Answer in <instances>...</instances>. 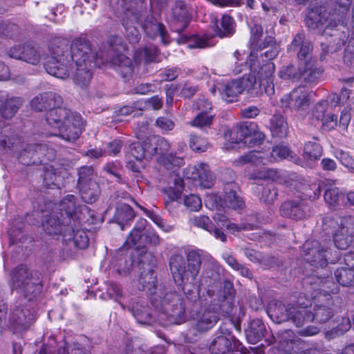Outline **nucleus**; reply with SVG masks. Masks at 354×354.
Here are the masks:
<instances>
[{
  "label": "nucleus",
  "mask_w": 354,
  "mask_h": 354,
  "mask_svg": "<svg viewBox=\"0 0 354 354\" xmlns=\"http://www.w3.org/2000/svg\"><path fill=\"white\" fill-rule=\"evenodd\" d=\"M147 221L139 218L134 227V252L138 253V266L143 268L140 277L142 288H150L154 283V277L150 262L153 257L146 250L147 245H156L159 243V236L151 227L147 226Z\"/></svg>",
  "instance_id": "nucleus-1"
},
{
  "label": "nucleus",
  "mask_w": 354,
  "mask_h": 354,
  "mask_svg": "<svg viewBox=\"0 0 354 354\" xmlns=\"http://www.w3.org/2000/svg\"><path fill=\"white\" fill-rule=\"evenodd\" d=\"M48 49L50 55L44 64L46 72L57 78L68 77L73 68L71 43L64 39H53Z\"/></svg>",
  "instance_id": "nucleus-2"
},
{
  "label": "nucleus",
  "mask_w": 354,
  "mask_h": 354,
  "mask_svg": "<svg viewBox=\"0 0 354 354\" xmlns=\"http://www.w3.org/2000/svg\"><path fill=\"white\" fill-rule=\"evenodd\" d=\"M277 47H272L263 53L259 54L256 51H251L248 58L247 64L249 65L250 72L254 73L263 86L266 94H274L273 73L275 70L274 64L271 62L278 55Z\"/></svg>",
  "instance_id": "nucleus-3"
},
{
  "label": "nucleus",
  "mask_w": 354,
  "mask_h": 354,
  "mask_svg": "<svg viewBox=\"0 0 354 354\" xmlns=\"http://www.w3.org/2000/svg\"><path fill=\"white\" fill-rule=\"evenodd\" d=\"M12 290H19L28 301L38 297L44 287V277L38 270L30 269L26 264L16 266L11 272Z\"/></svg>",
  "instance_id": "nucleus-4"
},
{
  "label": "nucleus",
  "mask_w": 354,
  "mask_h": 354,
  "mask_svg": "<svg viewBox=\"0 0 354 354\" xmlns=\"http://www.w3.org/2000/svg\"><path fill=\"white\" fill-rule=\"evenodd\" d=\"M322 230L326 234L333 235V249L346 250L354 245V216H345L336 219L325 216L322 219Z\"/></svg>",
  "instance_id": "nucleus-5"
},
{
  "label": "nucleus",
  "mask_w": 354,
  "mask_h": 354,
  "mask_svg": "<svg viewBox=\"0 0 354 354\" xmlns=\"http://www.w3.org/2000/svg\"><path fill=\"white\" fill-rule=\"evenodd\" d=\"M332 246L330 241L308 240L302 245V252L305 259L310 264L317 268H323L328 263H334L339 258V252L332 248Z\"/></svg>",
  "instance_id": "nucleus-6"
},
{
  "label": "nucleus",
  "mask_w": 354,
  "mask_h": 354,
  "mask_svg": "<svg viewBox=\"0 0 354 354\" xmlns=\"http://www.w3.org/2000/svg\"><path fill=\"white\" fill-rule=\"evenodd\" d=\"M169 264L175 282L183 285L189 277L194 280L198 275L201 264V254L196 251L189 252L187 254V266L181 255H173Z\"/></svg>",
  "instance_id": "nucleus-7"
},
{
  "label": "nucleus",
  "mask_w": 354,
  "mask_h": 354,
  "mask_svg": "<svg viewBox=\"0 0 354 354\" xmlns=\"http://www.w3.org/2000/svg\"><path fill=\"white\" fill-rule=\"evenodd\" d=\"M257 125L252 122H245L241 125L227 129L224 133V138L229 144H225L226 149H233L232 144L243 142L251 147L259 145L263 138V136L256 131Z\"/></svg>",
  "instance_id": "nucleus-8"
},
{
  "label": "nucleus",
  "mask_w": 354,
  "mask_h": 354,
  "mask_svg": "<svg viewBox=\"0 0 354 354\" xmlns=\"http://www.w3.org/2000/svg\"><path fill=\"white\" fill-rule=\"evenodd\" d=\"M138 141H134V158L141 160L147 155L155 153L165 155L170 149V144L164 138L155 136L139 134L136 136Z\"/></svg>",
  "instance_id": "nucleus-9"
},
{
  "label": "nucleus",
  "mask_w": 354,
  "mask_h": 354,
  "mask_svg": "<svg viewBox=\"0 0 354 354\" xmlns=\"http://www.w3.org/2000/svg\"><path fill=\"white\" fill-rule=\"evenodd\" d=\"M304 310L301 306H286L279 301L273 300L268 304L267 313L275 323L280 324L291 321L297 327H300L304 324V318L302 317Z\"/></svg>",
  "instance_id": "nucleus-10"
},
{
  "label": "nucleus",
  "mask_w": 354,
  "mask_h": 354,
  "mask_svg": "<svg viewBox=\"0 0 354 354\" xmlns=\"http://www.w3.org/2000/svg\"><path fill=\"white\" fill-rule=\"evenodd\" d=\"M54 150L46 144H28L23 148L18 156V161L25 165H39L53 157Z\"/></svg>",
  "instance_id": "nucleus-11"
},
{
  "label": "nucleus",
  "mask_w": 354,
  "mask_h": 354,
  "mask_svg": "<svg viewBox=\"0 0 354 354\" xmlns=\"http://www.w3.org/2000/svg\"><path fill=\"white\" fill-rule=\"evenodd\" d=\"M73 66L74 64H88L96 66L97 52L86 35L75 38L71 44Z\"/></svg>",
  "instance_id": "nucleus-12"
},
{
  "label": "nucleus",
  "mask_w": 354,
  "mask_h": 354,
  "mask_svg": "<svg viewBox=\"0 0 354 354\" xmlns=\"http://www.w3.org/2000/svg\"><path fill=\"white\" fill-rule=\"evenodd\" d=\"M283 106L295 111L302 116L310 104L309 92L304 86H299L281 98Z\"/></svg>",
  "instance_id": "nucleus-13"
},
{
  "label": "nucleus",
  "mask_w": 354,
  "mask_h": 354,
  "mask_svg": "<svg viewBox=\"0 0 354 354\" xmlns=\"http://www.w3.org/2000/svg\"><path fill=\"white\" fill-rule=\"evenodd\" d=\"M301 309L304 310L302 315L304 318V324L309 322L325 323L332 318L335 313L332 298H328L326 304H315L310 309L301 306Z\"/></svg>",
  "instance_id": "nucleus-14"
},
{
  "label": "nucleus",
  "mask_w": 354,
  "mask_h": 354,
  "mask_svg": "<svg viewBox=\"0 0 354 354\" xmlns=\"http://www.w3.org/2000/svg\"><path fill=\"white\" fill-rule=\"evenodd\" d=\"M151 303L155 307L162 308L165 313L173 317H181L185 313L183 299L176 292H167L160 300L154 297L151 299Z\"/></svg>",
  "instance_id": "nucleus-15"
},
{
  "label": "nucleus",
  "mask_w": 354,
  "mask_h": 354,
  "mask_svg": "<svg viewBox=\"0 0 354 354\" xmlns=\"http://www.w3.org/2000/svg\"><path fill=\"white\" fill-rule=\"evenodd\" d=\"M84 127V121L80 114L73 112L58 130L59 136L67 142H75L80 136Z\"/></svg>",
  "instance_id": "nucleus-16"
},
{
  "label": "nucleus",
  "mask_w": 354,
  "mask_h": 354,
  "mask_svg": "<svg viewBox=\"0 0 354 354\" xmlns=\"http://www.w3.org/2000/svg\"><path fill=\"white\" fill-rule=\"evenodd\" d=\"M34 312L25 308L16 302L9 315L10 326L16 330L23 331L27 330L35 321Z\"/></svg>",
  "instance_id": "nucleus-17"
},
{
  "label": "nucleus",
  "mask_w": 354,
  "mask_h": 354,
  "mask_svg": "<svg viewBox=\"0 0 354 354\" xmlns=\"http://www.w3.org/2000/svg\"><path fill=\"white\" fill-rule=\"evenodd\" d=\"M279 210L282 216L293 220H301L310 213L309 205L301 199L288 200L281 205Z\"/></svg>",
  "instance_id": "nucleus-18"
},
{
  "label": "nucleus",
  "mask_w": 354,
  "mask_h": 354,
  "mask_svg": "<svg viewBox=\"0 0 354 354\" xmlns=\"http://www.w3.org/2000/svg\"><path fill=\"white\" fill-rule=\"evenodd\" d=\"M71 219L56 212L46 215L42 221V227L45 232L49 236H62L66 234V228L71 226Z\"/></svg>",
  "instance_id": "nucleus-19"
},
{
  "label": "nucleus",
  "mask_w": 354,
  "mask_h": 354,
  "mask_svg": "<svg viewBox=\"0 0 354 354\" xmlns=\"http://www.w3.org/2000/svg\"><path fill=\"white\" fill-rule=\"evenodd\" d=\"M290 49L297 51L299 65H303L305 63L307 64L317 61L313 56L311 42L306 39L305 35L302 32H299L295 35L291 43Z\"/></svg>",
  "instance_id": "nucleus-20"
},
{
  "label": "nucleus",
  "mask_w": 354,
  "mask_h": 354,
  "mask_svg": "<svg viewBox=\"0 0 354 354\" xmlns=\"http://www.w3.org/2000/svg\"><path fill=\"white\" fill-rule=\"evenodd\" d=\"M185 176L189 179L198 180L201 187L210 188L214 185V178L205 163L189 166L185 171Z\"/></svg>",
  "instance_id": "nucleus-21"
},
{
  "label": "nucleus",
  "mask_w": 354,
  "mask_h": 354,
  "mask_svg": "<svg viewBox=\"0 0 354 354\" xmlns=\"http://www.w3.org/2000/svg\"><path fill=\"white\" fill-rule=\"evenodd\" d=\"M8 55L33 65L37 64L41 58L39 52L30 44L15 45L9 50Z\"/></svg>",
  "instance_id": "nucleus-22"
},
{
  "label": "nucleus",
  "mask_w": 354,
  "mask_h": 354,
  "mask_svg": "<svg viewBox=\"0 0 354 354\" xmlns=\"http://www.w3.org/2000/svg\"><path fill=\"white\" fill-rule=\"evenodd\" d=\"M171 26L175 32L183 31L189 23V16L184 2L176 1L169 16Z\"/></svg>",
  "instance_id": "nucleus-23"
},
{
  "label": "nucleus",
  "mask_w": 354,
  "mask_h": 354,
  "mask_svg": "<svg viewBox=\"0 0 354 354\" xmlns=\"http://www.w3.org/2000/svg\"><path fill=\"white\" fill-rule=\"evenodd\" d=\"M63 100L61 95L52 92H44L38 94L30 101V106L36 111L46 112L54 106L62 105Z\"/></svg>",
  "instance_id": "nucleus-24"
},
{
  "label": "nucleus",
  "mask_w": 354,
  "mask_h": 354,
  "mask_svg": "<svg viewBox=\"0 0 354 354\" xmlns=\"http://www.w3.org/2000/svg\"><path fill=\"white\" fill-rule=\"evenodd\" d=\"M211 201H212V206L215 205L216 207H229L234 209L242 208L244 205L242 198L238 196L236 192L232 190L230 192L226 190L223 198L216 194L207 196L205 201L206 205H207Z\"/></svg>",
  "instance_id": "nucleus-25"
},
{
  "label": "nucleus",
  "mask_w": 354,
  "mask_h": 354,
  "mask_svg": "<svg viewBox=\"0 0 354 354\" xmlns=\"http://www.w3.org/2000/svg\"><path fill=\"white\" fill-rule=\"evenodd\" d=\"M111 8L126 30L133 27V0H109Z\"/></svg>",
  "instance_id": "nucleus-26"
},
{
  "label": "nucleus",
  "mask_w": 354,
  "mask_h": 354,
  "mask_svg": "<svg viewBox=\"0 0 354 354\" xmlns=\"http://www.w3.org/2000/svg\"><path fill=\"white\" fill-rule=\"evenodd\" d=\"M117 258L127 257L124 265L120 264L118 272L120 275L128 276L133 270V230L130 231L123 245L116 250Z\"/></svg>",
  "instance_id": "nucleus-27"
},
{
  "label": "nucleus",
  "mask_w": 354,
  "mask_h": 354,
  "mask_svg": "<svg viewBox=\"0 0 354 354\" xmlns=\"http://www.w3.org/2000/svg\"><path fill=\"white\" fill-rule=\"evenodd\" d=\"M250 26L251 51L254 50L260 54L263 48L272 46L274 43V37L266 36L263 39H261L264 34L263 27L258 23V20L254 21L253 24L251 23Z\"/></svg>",
  "instance_id": "nucleus-28"
},
{
  "label": "nucleus",
  "mask_w": 354,
  "mask_h": 354,
  "mask_svg": "<svg viewBox=\"0 0 354 354\" xmlns=\"http://www.w3.org/2000/svg\"><path fill=\"white\" fill-rule=\"evenodd\" d=\"M216 91H218L221 98L227 102H234L237 96L242 93L241 88L236 80L226 83L217 82L214 84L210 91L212 95H215Z\"/></svg>",
  "instance_id": "nucleus-29"
},
{
  "label": "nucleus",
  "mask_w": 354,
  "mask_h": 354,
  "mask_svg": "<svg viewBox=\"0 0 354 354\" xmlns=\"http://www.w3.org/2000/svg\"><path fill=\"white\" fill-rule=\"evenodd\" d=\"M142 28L147 36L154 39L160 37L163 44L169 43L167 32L165 26L152 15L148 16L142 24Z\"/></svg>",
  "instance_id": "nucleus-30"
},
{
  "label": "nucleus",
  "mask_w": 354,
  "mask_h": 354,
  "mask_svg": "<svg viewBox=\"0 0 354 354\" xmlns=\"http://www.w3.org/2000/svg\"><path fill=\"white\" fill-rule=\"evenodd\" d=\"M239 342L230 333L218 335L212 342L209 350L213 354H224L233 349H239Z\"/></svg>",
  "instance_id": "nucleus-31"
},
{
  "label": "nucleus",
  "mask_w": 354,
  "mask_h": 354,
  "mask_svg": "<svg viewBox=\"0 0 354 354\" xmlns=\"http://www.w3.org/2000/svg\"><path fill=\"white\" fill-rule=\"evenodd\" d=\"M42 165L44 166L41 177L43 179L44 186L48 189L60 188L63 178L61 176L59 168H55L53 165L46 162Z\"/></svg>",
  "instance_id": "nucleus-32"
},
{
  "label": "nucleus",
  "mask_w": 354,
  "mask_h": 354,
  "mask_svg": "<svg viewBox=\"0 0 354 354\" xmlns=\"http://www.w3.org/2000/svg\"><path fill=\"white\" fill-rule=\"evenodd\" d=\"M21 105L19 97H8L3 92H0V114L6 119H11Z\"/></svg>",
  "instance_id": "nucleus-33"
},
{
  "label": "nucleus",
  "mask_w": 354,
  "mask_h": 354,
  "mask_svg": "<svg viewBox=\"0 0 354 354\" xmlns=\"http://www.w3.org/2000/svg\"><path fill=\"white\" fill-rule=\"evenodd\" d=\"M66 234H64V241H70L74 248L79 250H85L89 245V239L87 233L83 230H75L73 226L66 228Z\"/></svg>",
  "instance_id": "nucleus-34"
},
{
  "label": "nucleus",
  "mask_w": 354,
  "mask_h": 354,
  "mask_svg": "<svg viewBox=\"0 0 354 354\" xmlns=\"http://www.w3.org/2000/svg\"><path fill=\"white\" fill-rule=\"evenodd\" d=\"M73 113L70 109L58 105L48 110L46 113L45 118L49 125L59 130L60 126Z\"/></svg>",
  "instance_id": "nucleus-35"
},
{
  "label": "nucleus",
  "mask_w": 354,
  "mask_h": 354,
  "mask_svg": "<svg viewBox=\"0 0 354 354\" xmlns=\"http://www.w3.org/2000/svg\"><path fill=\"white\" fill-rule=\"evenodd\" d=\"M338 105V95L333 93L328 95L326 100L321 101L315 105L313 113V117L321 122L330 110Z\"/></svg>",
  "instance_id": "nucleus-36"
},
{
  "label": "nucleus",
  "mask_w": 354,
  "mask_h": 354,
  "mask_svg": "<svg viewBox=\"0 0 354 354\" xmlns=\"http://www.w3.org/2000/svg\"><path fill=\"white\" fill-rule=\"evenodd\" d=\"M21 143V138L8 127H0V147L3 149L13 151Z\"/></svg>",
  "instance_id": "nucleus-37"
},
{
  "label": "nucleus",
  "mask_w": 354,
  "mask_h": 354,
  "mask_svg": "<svg viewBox=\"0 0 354 354\" xmlns=\"http://www.w3.org/2000/svg\"><path fill=\"white\" fill-rule=\"evenodd\" d=\"M316 62L299 65V79L303 80L305 82L309 84H314L317 83L319 80L322 71L315 66Z\"/></svg>",
  "instance_id": "nucleus-38"
},
{
  "label": "nucleus",
  "mask_w": 354,
  "mask_h": 354,
  "mask_svg": "<svg viewBox=\"0 0 354 354\" xmlns=\"http://www.w3.org/2000/svg\"><path fill=\"white\" fill-rule=\"evenodd\" d=\"M133 219V208L128 204L122 203L116 207L112 221L118 224L122 230L131 225Z\"/></svg>",
  "instance_id": "nucleus-39"
},
{
  "label": "nucleus",
  "mask_w": 354,
  "mask_h": 354,
  "mask_svg": "<svg viewBox=\"0 0 354 354\" xmlns=\"http://www.w3.org/2000/svg\"><path fill=\"white\" fill-rule=\"evenodd\" d=\"M76 66L75 72L73 75V81L75 84L82 88H86L91 82L93 77L91 69L93 66L88 64H75Z\"/></svg>",
  "instance_id": "nucleus-40"
},
{
  "label": "nucleus",
  "mask_w": 354,
  "mask_h": 354,
  "mask_svg": "<svg viewBox=\"0 0 354 354\" xmlns=\"http://www.w3.org/2000/svg\"><path fill=\"white\" fill-rule=\"evenodd\" d=\"M79 194L82 201L86 203L92 204L99 198L100 189L97 182H91L90 184H85L76 186Z\"/></svg>",
  "instance_id": "nucleus-41"
},
{
  "label": "nucleus",
  "mask_w": 354,
  "mask_h": 354,
  "mask_svg": "<svg viewBox=\"0 0 354 354\" xmlns=\"http://www.w3.org/2000/svg\"><path fill=\"white\" fill-rule=\"evenodd\" d=\"M265 331L266 326L263 322L260 319H254L245 330V335L250 343L256 344L263 338Z\"/></svg>",
  "instance_id": "nucleus-42"
},
{
  "label": "nucleus",
  "mask_w": 354,
  "mask_h": 354,
  "mask_svg": "<svg viewBox=\"0 0 354 354\" xmlns=\"http://www.w3.org/2000/svg\"><path fill=\"white\" fill-rule=\"evenodd\" d=\"M113 62L118 65V73L124 82L133 77V63L131 59L122 53H118Z\"/></svg>",
  "instance_id": "nucleus-43"
},
{
  "label": "nucleus",
  "mask_w": 354,
  "mask_h": 354,
  "mask_svg": "<svg viewBox=\"0 0 354 354\" xmlns=\"http://www.w3.org/2000/svg\"><path fill=\"white\" fill-rule=\"evenodd\" d=\"M76 197L74 195L66 196L59 203V212L57 214H62L64 217H68L71 219V224L74 223L73 216L75 215L77 207L75 205Z\"/></svg>",
  "instance_id": "nucleus-44"
},
{
  "label": "nucleus",
  "mask_w": 354,
  "mask_h": 354,
  "mask_svg": "<svg viewBox=\"0 0 354 354\" xmlns=\"http://www.w3.org/2000/svg\"><path fill=\"white\" fill-rule=\"evenodd\" d=\"M270 129L274 136L286 137L288 133V125L286 119L281 115H274L270 121Z\"/></svg>",
  "instance_id": "nucleus-45"
},
{
  "label": "nucleus",
  "mask_w": 354,
  "mask_h": 354,
  "mask_svg": "<svg viewBox=\"0 0 354 354\" xmlns=\"http://www.w3.org/2000/svg\"><path fill=\"white\" fill-rule=\"evenodd\" d=\"M77 185L90 184L91 182H97V171L93 166L84 165L77 169Z\"/></svg>",
  "instance_id": "nucleus-46"
},
{
  "label": "nucleus",
  "mask_w": 354,
  "mask_h": 354,
  "mask_svg": "<svg viewBox=\"0 0 354 354\" xmlns=\"http://www.w3.org/2000/svg\"><path fill=\"white\" fill-rule=\"evenodd\" d=\"M183 190V180L180 177L174 179V186L164 189V201H179Z\"/></svg>",
  "instance_id": "nucleus-47"
},
{
  "label": "nucleus",
  "mask_w": 354,
  "mask_h": 354,
  "mask_svg": "<svg viewBox=\"0 0 354 354\" xmlns=\"http://www.w3.org/2000/svg\"><path fill=\"white\" fill-rule=\"evenodd\" d=\"M218 320L215 312L206 310L198 317L196 324V328L199 331H205L212 328Z\"/></svg>",
  "instance_id": "nucleus-48"
},
{
  "label": "nucleus",
  "mask_w": 354,
  "mask_h": 354,
  "mask_svg": "<svg viewBox=\"0 0 354 354\" xmlns=\"http://www.w3.org/2000/svg\"><path fill=\"white\" fill-rule=\"evenodd\" d=\"M249 162L257 166L260 164L266 165V162L264 161V155L259 151H250L236 159L233 162V165L234 167H241Z\"/></svg>",
  "instance_id": "nucleus-49"
},
{
  "label": "nucleus",
  "mask_w": 354,
  "mask_h": 354,
  "mask_svg": "<svg viewBox=\"0 0 354 354\" xmlns=\"http://www.w3.org/2000/svg\"><path fill=\"white\" fill-rule=\"evenodd\" d=\"M214 221L216 222L217 225L222 227H225L227 230H229L232 232H239L242 230H252V225L250 224H241L240 225L231 223L228 221L227 217L221 214H216L214 216Z\"/></svg>",
  "instance_id": "nucleus-50"
},
{
  "label": "nucleus",
  "mask_w": 354,
  "mask_h": 354,
  "mask_svg": "<svg viewBox=\"0 0 354 354\" xmlns=\"http://www.w3.org/2000/svg\"><path fill=\"white\" fill-rule=\"evenodd\" d=\"M335 276L337 281L342 286H354V270L347 267H342L336 270Z\"/></svg>",
  "instance_id": "nucleus-51"
},
{
  "label": "nucleus",
  "mask_w": 354,
  "mask_h": 354,
  "mask_svg": "<svg viewBox=\"0 0 354 354\" xmlns=\"http://www.w3.org/2000/svg\"><path fill=\"white\" fill-rule=\"evenodd\" d=\"M222 257L229 266H230L233 270L238 271L242 276L248 279H251L252 277V274L250 270L245 266L239 263L230 252H223Z\"/></svg>",
  "instance_id": "nucleus-52"
},
{
  "label": "nucleus",
  "mask_w": 354,
  "mask_h": 354,
  "mask_svg": "<svg viewBox=\"0 0 354 354\" xmlns=\"http://www.w3.org/2000/svg\"><path fill=\"white\" fill-rule=\"evenodd\" d=\"M215 32L221 38L231 36L234 33L233 19L229 15H223L221 21V27L217 26Z\"/></svg>",
  "instance_id": "nucleus-53"
},
{
  "label": "nucleus",
  "mask_w": 354,
  "mask_h": 354,
  "mask_svg": "<svg viewBox=\"0 0 354 354\" xmlns=\"http://www.w3.org/2000/svg\"><path fill=\"white\" fill-rule=\"evenodd\" d=\"M236 80L241 88L242 93L245 91L250 92V91L256 90L263 86L259 85L257 77L252 73Z\"/></svg>",
  "instance_id": "nucleus-54"
},
{
  "label": "nucleus",
  "mask_w": 354,
  "mask_h": 354,
  "mask_svg": "<svg viewBox=\"0 0 354 354\" xmlns=\"http://www.w3.org/2000/svg\"><path fill=\"white\" fill-rule=\"evenodd\" d=\"M322 147L316 142H308L304 147V156L310 160H315L321 157Z\"/></svg>",
  "instance_id": "nucleus-55"
},
{
  "label": "nucleus",
  "mask_w": 354,
  "mask_h": 354,
  "mask_svg": "<svg viewBox=\"0 0 354 354\" xmlns=\"http://www.w3.org/2000/svg\"><path fill=\"white\" fill-rule=\"evenodd\" d=\"M158 50L155 46L145 48L144 49L137 51L134 55V63L141 62L145 61L146 62L156 61Z\"/></svg>",
  "instance_id": "nucleus-56"
},
{
  "label": "nucleus",
  "mask_w": 354,
  "mask_h": 354,
  "mask_svg": "<svg viewBox=\"0 0 354 354\" xmlns=\"http://www.w3.org/2000/svg\"><path fill=\"white\" fill-rule=\"evenodd\" d=\"M279 177L278 171L275 169L263 168L257 171L248 174V178L253 180H276Z\"/></svg>",
  "instance_id": "nucleus-57"
},
{
  "label": "nucleus",
  "mask_w": 354,
  "mask_h": 354,
  "mask_svg": "<svg viewBox=\"0 0 354 354\" xmlns=\"http://www.w3.org/2000/svg\"><path fill=\"white\" fill-rule=\"evenodd\" d=\"M134 205L139 208L140 210L143 211L145 214L151 218L160 229L165 232H169L172 229V227L166 223V222L158 215L155 214L152 212L148 210L145 207L141 206L138 203L134 201Z\"/></svg>",
  "instance_id": "nucleus-58"
},
{
  "label": "nucleus",
  "mask_w": 354,
  "mask_h": 354,
  "mask_svg": "<svg viewBox=\"0 0 354 354\" xmlns=\"http://www.w3.org/2000/svg\"><path fill=\"white\" fill-rule=\"evenodd\" d=\"M214 115L209 113H199L190 122V125L199 129H204L210 127Z\"/></svg>",
  "instance_id": "nucleus-59"
},
{
  "label": "nucleus",
  "mask_w": 354,
  "mask_h": 354,
  "mask_svg": "<svg viewBox=\"0 0 354 354\" xmlns=\"http://www.w3.org/2000/svg\"><path fill=\"white\" fill-rule=\"evenodd\" d=\"M278 190L276 185L272 183H268L263 187L261 201L267 204L272 203L277 198Z\"/></svg>",
  "instance_id": "nucleus-60"
},
{
  "label": "nucleus",
  "mask_w": 354,
  "mask_h": 354,
  "mask_svg": "<svg viewBox=\"0 0 354 354\" xmlns=\"http://www.w3.org/2000/svg\"><path fill=\"white\" fill-rule=\"evenodd\" d=\"M290 151L287 147L276 146L273 148L270 158H266L264 156V161L266 165L268 162L285 159L290 156Z\"/></svg>",
  "instance_id": "nucleus-61"
},
{
  "label": "nucleus",
  "mask_w": 354,
  "mask_h": 354,
  "mask_svg": "<svg viewBox=\"0 0 354 354\" xmlns=\"http://www.w3.org/2000/svg\"><path fill=\"white\" fill-rule=\"evenodd\" d=\"M1 32L6 38L16 39L21 34V28L17 24L7 21L1 25Z\"/></svg>",
  "instance_id": "nucleus-62"
},
{
  "label": "nucleus",
  "mask_w": 354,
  "mask_h": 354,
  "mask_svg": "<svg viewBox=\"0 0 354 354\" xmlns=\"http://www.w3.org/2000/svg\"><path fill=\"white\" fill-rule=\"evenodd\" d=\"M140 105V106L139 104H137L136 106H134V109L136 108L140 111H143L144 109L159 110L162 108L163 102L161 98L156 95L142 102Z\"/></svg>",
  "instance_id": "nucleus-63"
},
{
  "label": "nucleus",
  "mask_w": 354,
  "mask_h": 354,
  "mask_svg": "<svg viewBox=\"0 0 354 354\" xmlns=\"http://www.w3.org/2000/svg\"><path fill=\"white\" fill-rule=\"evenodd\" d=\"M189 147L196 152H203L207 149L208 142L206 139L192 134L189 136Z\"/></svg>",
  "instance_id": "nucleus-64"
}]
</instances>
